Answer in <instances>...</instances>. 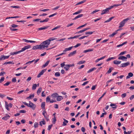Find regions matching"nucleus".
Returning a JSON list of instances; mask_svg holds the SVG:
<instances>
[{
    "label": "nucleus",
    "mask_w": 134,
    "mask_h": 134,
    "mask_svg": "<svg viewBox=\"0 0 134 134\" xmlns=\"http://www.w3.org/2000/svg\"><path fill=\"white\" fill-rule=\"evenodd\" d=\"M99 11L100 10H95L92 12V13H91V14H93L94 13H96L97 12Z\"/></svg>",
    "instance_id": "obj_52"
},
{
    "label": "nucleus",
    "mask_w": 134,
    "mask_h": 134,
    "mask_svg": "<svg viewBox=\"0 0 134 134\" xmlns=\"http://www.w3.org/2000/svg\"><path fill=\"white\" fill-rule=\"evenodd\" d=\"M46 71V69H44L42 70V71L40 72V73L38 74L37 77L38 78L40 77L42 75L44 72Z\"/></svg>",
    "instance_id": "obj_9"
},
{
    "label": "nucleus",
    "mask_w": 134,
    "mask_h": 134,
    "mask_svg": "<svg viewBox=\"0 0 134 134\" xmlns=\"http://www.w3.org/2000/svg\"><path fill=\"white\" fill-rule=\"evenodd\" d=\"M84 32V31H83V30H81L79 31L76 32L75 33V34H79V33H82Z\"/></svg>",
    "instance_id": "obj_59"
},
{
    "label": "nucleus",
    "mask_w": 134,
    "mask_h": 134,
    "mask_svg": "<svg viewBox=\"0 0 134 134\" xmlns=\"http://www.w3.org/2000/svg\"><path fill=\"white\" fill-rule=\"evenodd\" d=\"M49 60H48L43 65H42V68H44L46 66H47L48 65V64L49 63Z\"/></svg>",
    "instance_id": "obj_22"
},
{
    "label": "nucleus",
    "mask_w": 134,
    "mask_h": 134,
    "mask_svg": "<svg viewBox=\"0 0 134 134\" xmlns=\"http://www.w3.org/2000/svg\"><path fill=\"white\" fill-rule=\"evenodd\" d=\"M121 4H115L113 5L112 6H111L110 7V8H111V9H112L113 8L115 7H118L119 6H120L121 5Z\"/></svg>",
    "instance_id": "obj_29"
},
{
    "label": "nucleus",
    "mask_w": 134,
    "mask_h": 134,
    "mask_svg": "<svg viewBox=\"0 0 134 134\" xmlns=\"http://www.w3.org/2000/svg\"><path fill=\"white\" fill-rule=\"evenodd\" d=\"M49 27V26H45L43 27H41L38 28V30H45L46 29H47Z\"/></svg>",
    "instance_id": "obj_17"
},
{
    "label": "nucleus",
    "mask_w": 134,
    "mask_h": 134,
    "mask_svg": "<svg viewBox=\"0 0 134 134\" xmlns=\"http://www.w3.org/2000/svg\"><path fill=\"white\" fill-rule=\"evenodd\" d=\"M55 75L56 76L59 77L60 75V73L59 72H57L55 73Z\"/></svg>",
    "instance_id": "obj_45"
},
{
    "label": "nucleus",
    "mask_w": 134,
    "mask_h": 134,
    "mask_svg": "<svg viewBox=\"0 0 134 134\" xmlns=\"http://www.w3.org/2000/svg\"><path fill=\"white\" fill-rule=\"evenodd\" d=\"M11 8H20V7L18 6H11L10 7Z\"/></svg>",
    "instance_id": "obj_47"
},
{
    "label": "nucleus",
    "mask_w": 134,
    "mask_h": 134,
    "mask_svg": "<svg viewBox=\"0 0 134 134\" xmlns=\"http://www.w3.org/2000/svg\"><path fill=\"white\" fill-rule=\"evenodd\" d=\"M110 9L111 8H110V7L107 8L104 10H103L102 11V13H101V15H103L107 13H108L109 12V10H110Z\"/></svg>",
    "instance_id": "obj_5"
},
{
    "label": "nucleus",
    "mask_w": 134,
    "mask_h": 134,
    "mask_svg": "<svg viewBox=\"0 0 134 134\" xmlns=\"http://www.w3.org/2000/svg\"><path fill=\"white\" fill-rule=\"evenodd\" d=\"M29 104H28L25 102H23V103L24 105H26L27 106L32 108L34 110L36 108V105L33 103H32L30 101H29Z\"/></svg>",
    "instance_id": "obj_3"
},
{
    "label": "nucleus",
    "mask_w": 134,
    "mask_h": 134,
    "mask_svg": "<svg viewBox=\"0 0 134 134\" xmlns=\"http://www.w3.org/2000/svg\"><path fill=\"white\" fill-rule=\"evenodd\" d=\"M32 49L33 50H35L37 49H42L41 47V46L40 44L39 45H37L36 46H34L33 47Z\"/></svg>",
    "instance_id": "obj_10"
},
{
    "label": "nucleus",
    "mask_w": 134,
    "mask_h": 134,
    "mask_svg": "<svg viewBox=\"0 0 134 134\" xmlns=\"http://www.w3.org/2000/svg\"><path fill=\"white\" fill-rule=\"evenodd\" d=\"M11 26L13 28H15L17 27L18 26V25L14 24H13L11 25Z\"/></svg>",
    "instance_id": "obj_57"
},
{
    "label": "nucleus",
    "mask_w": 134,
    "mask_h": 134,
    "mask_svg": "<svg viewBox=\"0 0 134 134\" xmlns=\"http://www.w3.org/2000/svg\"><path fill=\"white\" fill-rule=\"evenodd\" d=\"M42 91V88L41 87H40L37 90V93L38 95Z\"/></svg>",
    "instance_id": "obj_31"
},
{
    "label": "nucleus",
    "mask_w": 134,
    "mask_h": 134,
    "mask_svg": "<svg viewBox=\"0 0 134 134\" xmlns=\"http://www.w3.org/2000/svg\"><path fill=\"white\" fill-rule=\"evenodd\" d=\"M10 82H7L6 83H5V84H4V86H8V85H9L10 84Z\"/></svg>",
    "instance_id": "obj_64"
},
{
    "label": "nucleus",
    "mask_w": 134,
    "mask_h": 134,
    "mask_svg": "<svg viewBox=\"0 0 134 134\" xmlns=\"http://www.w3.org/2000/svg\"><path fill=\"white\" fill-rule=\"evenodd\" d=\"M83 14H80L77 16H76L75 17L74 19H73V20H75L77 19V18L82 17L83 16Z\"/></svg>",
    "instance_id": "obj_18"
},
{
    "label": "nucleus",
    "mask_w": 134,
    "mask_h": 134,
    "mask_svg": "<svg viewBox=\"0 0 134 134\" xmlns=\"http://www.w3.org/2000/svg\"><path fill=\"white\" fill-rule=\"evenodd\" d=\"M85 1H85V0L82 1L81 2H79L78 3H77L76 4V5H78L80 4H81L82 3H84Z\"/></svg>",
    "instance_id": "obj_53"
},
{
    "label": "nucleus",
    "mask_w": 134,
    "mask_h": 134,
    "mask_svg": "<svg viewBox=\"0 0 134 134\" xmlns=\"http://www.w3.org/2000/svg\"><path fill=\"white\" fill-rule=\"evenodd\" d=\"M121 62L119 61H118L117 60H115L113 61L114 63L116 65H118L120 64Z\"/></svg>",
    "instance_id": "obj_21"
},
{
    "label": "nucleus",
    "mask_w": 134,
    "mask_h": 134,
    "mask_svg": "<svg viewBox=\"0 0 134 134\" xmlns=\"http://www.w3.org/2000/svg\"><path fill=\"white\" fill-rule=\"evenodd\" d=\"M94 32V31L93 32L91 31H90L89 32H85V34L86 35H91Z\"/></svg>",
    "instance_id": "obj_32"
},
{
    "label": "nucleus",
    "mask_w": 134,
    "mask_h": 134,
    "mask_svg": "<svg viewBox=\"0 0 134 134\" xmlns=\"http://www.w3.org/2000/svg\"><path fill=\"white\" fill-rule=\"evenodd\" d=\"M38 122H35L34 123V127L35 128H36L38 127Z\"/></svg>",
    "instance_id": "obj_43"
},
{
    "label": "nucleus",
    "mask_w": 134,
    "mask_h": 134,
    "mask_svg": "<svg viewBox=\"0 0 134 134\" xmlns=\"http://www.w3.org/2000/svg\"><path fill=\"white\" fill-rule=\"evenodd\" d=\"M88 36H82L80 38H79V40H81L85 38V37H87Z\"/></svg>",
    "instance_id": "obj_61"
},
{
    "label": "nucleus",
    "mask_w": 134,
    "mask_h": 134,
    "mask_svg": "<svg viewBox=\"0 0 134 134\" xmlns=\"http://www.w3.org/2000/svg\"><path fill=\"white\" fill-rule=\"evenodd\" d=\"M27 43L30 42V43H35L36 42V41H31V40H27Z\"/></svg>",
    "instance_id": "obj_55"
},
{
    "label": "nucleus",
    "mask_w": 134,
    "mask_h": 134,
    "mask_svg": "<svg viewBox=\"0 0 134 134\" xmlns=\"http://www.w3.org/2000/svg\"><path fill=\"white\" fill-rule=\"evenodd\" d=\"M126 93H124L121 95V97L122 98H125L126 97Z\"/></svg>",
    "instance_id": "obj_56"
},
{
    "label": "nucleus",
    "mask_w": 134,
    "mask_h": 134,
    "mask_svg": "<svg viewBox=\"0 0 134 134\" xmlns=\"http://www.w3.org/2000/svg\"><path fill=\"white\" fill-rule=\"evenodd\" d=\"M56 120V118L55 116H54L53 118L52 119V123L53 124H55V121Z\"/></svg>",
    "instance_id": "obj_35"
},
{
    "label": "nucleus",
    "mask_w": 134,
    "mask_h": 134,
    "mask_svg": "<svg viewBox=\"0 0 134 134\" xmlns=\"http://www.w3.org/2000/svg\"><path fill=\"white\" fill-rule=\"evenodd\" d=\"M4 77H2L0 80V83H1L3 82L4 81Z\"/></svg>",
    "instance_id": "obj_62"
},
{
    "label": "nucleus",
    "mask_w": 134,
    "mask_h": 134,
    "mask_svg": "<svg viewBox=\"0 0 134 134\" xmlns=\"http://www.w3.org/2000/svg\"><path fill=\"white\" fill-rule=\"evenodd\" d=\"M51 42V40L48 39L43 42L41 43L40 45L42 49H43L45 47L46 48L48 47V46L49 44Z\"/></svg>",
    "instance_id": "obj_1"
},
{
    "label": "nucleus",
    "mask_w": 134,
    "mask_h": 134,
    "mask_svg": "<svg viewBox=\"0 0 134 134\" xmlns=\"http://www.w3.org/2000/svg\"><path fill=\"white\" fill-rule=\"evenodd\" d=\"M127 43V41H125L121 44H120L119 45H117V47H119L122 46L123 45H125V44H126Z\"/></svg>",
    "instance_id": "obj_26"
},
{
    "label": "nucleus",
    "mask_w": 134,
    "mask_h": 134,
    "mask_svg": "<svg viewBox=\"0 0 134 134\" xmlns=\"http://www.w3.org/2000/svg\"><path fill=\"white\" fill-rule=\"evenodd\" d=\"M12 82H15L16 81V77H14L13 78L12 80Z\"/></svg>",
    "instance_id": "obj_46"
},
{
    "label": "nucleus",
    "mask_w": 134,
    "mask_h": 134,
    "mask_svg": "<svg viewBox=\"0 0 134 134\" xmlns=\"http://www.w3.org/2000/svg\"><path fill=\"white\" fill-rule=\"evenodd\" d=\"M20 17L19 16H13V17H7L5 19V20H6L8 19H11V18H20Z\"/></svg>",
    "instance_id": "obj_30"
},
{
    "label": "nucleus",
    "mask_w": 134,
    "mask_h": 134,
    "mask_svg": "<svg viewBox=\"0 0 134 134\" xmlns=\"http://www.w3.org/2000/svg\"><path fill=\"white\" fill-rule=\"evenodd\" d=\"M129 20V19L128 18L122 21H121L120 23V25L119 26V28H121L123 27L124 25L125 22H127L128 20Z\"/></svg>",
    "instance_id": "obj_4"
},
{
    "label": "nucleus",
    "mask_w": 134,
    "mask_h": 134,
    "mask_svg": "<svg viewBox=\"0 0 134 134\" xmlns=\"http://www.w3.org/2000/svg\"><path fill=\"white\" fill-rule=\"evenodd\" d=\"M5 107L6 109L8 110H9V109L8 108V107H9L10 108L12 107V104L11 103H9V104H8V103L5 102Z\"/></svg>",
    "instance_id": "obj_6"
},
{
    "label": "nucleus",
    "mask_w": 134,
    "mask_h": 134,
    "mask_svg": "<svg viewBox=\"0 0 134 134\" xmlns=\"http://www.w3.org/2000/svg\"><path fill=\"white\" fill-rule=\"evenodd\" d=\"M114 69V68L112 67H110L109 69L108 70L106 73V74H108L110 73L112 71V70H113Z\"/></svg>",
    "instance_id": "obj_19"
},
{
    "label": "nucleus",
    "mask_w": 134,
    "mask_h": 134,
    "mask_svg": "<svg viewBox=\"0 0 134 134\" xmlns=\"http://www.w3.org/2000/svg\"><path fill=\"white\" fill-rule=\"evenodd\" d=\"M63 120H64V121L63 122V124L62 125L63 126H66L67 125L66 123H68V121L64 118H63Z\"/></svg>",
    "instance_id": "obj_15"
},
{
    "label": "nucleus",
    "mask_w": 134,
    "mask_h": 134,
    "mask_svg": "<svg viewBox=\"0 0 134 134\" xmlns=\"http://www.w3.org/2000/svg\"><path fill=\"white\" fill-rule=\"evenodd\" d=\"M76 53V51H74L70 53L68 55V56L69 57H70L73 55L74 54H75Z\"/></svg>",
    "instance_id": "obj_14"
},
{
    "label": "nucleus",
    "mask_w": 134,
    "mask_h": 134,
    "mask_svg": "<svg viewBox=\"0 0 134 134\" xmlns=\"http://www.w3.org/2000/svg\"><path fill=\"white\" fill-rule=\"evenodd\" d=\"M31 47V46L30 45H28L26 46H25L24 47L22 48L19 51L16 52H14L10 53L11 55H14L15 54H17L20 53L24 51L26 49H28L29 48H30Z\"/></svg>",
    "instance_id": "obj_2"
},
{
    "label": "nucleus",
    "mask_w": 134,
    "mask_h": 134,
    "mask_svg": "<svg viewBox=\"0 0 134 134\" xmlns=\"http://www.w3.org/2000/svg\"><path fill=\"white\" fill-rule=\"evenodd\" d=\"M37 86V85L36 84H34L33 85L32 87V89L33 90H35Z\"/></svg>",
    "instance_id": "obj_37"
},
{
    "label": "nucleus",
    "mask_w": 134,
    "mask_h": 134,
    "mask_svg": "<svg viewBox=\"0 0 134 134\" xmlns=\"http://www.w3.org/2000/svg\"><path fill=\"white\" fill-rule=\"evenodd\" d=\"M86 25H87V24H85L83 25H82L78 27H77V29H80L82 27H84V26H86Z\"/></svg>",
    "instance_id": "obj_44"
},
{
    "label": "nucleus",
    "mask_w": 134,
    "mask_h": 134,
    "mask_svg": "<svg viewBox=\"0 0 134 134\" xmlns=\"http://www.w3.org/2000/svg\"><path fill=\"white\" fill-rule=\"evenodd\" d=\"M130 64V63L129 62H127L125 63H123L121 64L120 66L121 68H124Z\"/></svg>",
    "instance_id": "obj_7"
},
{
    "label": "nucleus",
    "mask_w": 134,
    "mask_h": 134,
    "mask_svg": "<svg viewBox=\"0 0 134 134\" xmlns=\"http://www.w3.org/2000/svg\"><path fill=\"white\" fill-rule=\"evenodd\" d=\"M60 27H61L60 26V25L58 26L55 27L54 28L52 29V30L54 31V30H56L60 28Z\"/></svg>",
    "instance_id": "obj_38"
},
{
    "label": "nucleus",
    "mask_w": 134,
    "mask_h": 134,
    "mask_svg": "<svg viewBox=\"0 0 134 134\" xmlns=\"http://www.w3.org/2000/svg\"><path fill=\"white\" fill-rule=\"evenodd\" d=\"M93 49H88L87 50H85L83 52V53H86L88 52H91L93 51Z\"/></svg>",
    "instance_id": "obj_27"
},
{
    "label": "nucleus",
    "mask_w": 134,
    "mask_h": 134,
    "mask_svg": "<svg viewBox=\"0 0 134 134\" xmlns=\"http://www.w3.org/2000/svg\"><path fill=\"white\" fill-rule=\"evenodd\" d=\"M19 112L21 113H25L26 112V111L24 110H20Z\"/></svg>",
    "instance_id": "obj_63"
},
{
    "label": "nucleus",
    "mask_w": 134,
    "mask_h": 134,
    "mask_svg": "<svg viewBox=\"0 0 134 134\" xmlns=\"http://www.w3.org/2000/svg\"><path fill=\"white\" fill-rule=\"evenodd\" d=\"M10 55L5 56L4 55H2L0 57V61L8 59Z\"/></svg>",
    "instance_id": "obj_8"
},
{
    "label": "nucleus",
    "mask_w": 134,
    "mask_h": 134,
    "mask_svg": "<svg viewBox=\"0 0 134 134\" xmlns=\"http://www.w3.org/2000/svg\"><path fill=\"white\" fill-rule=\"evenodd\" d=\"M64 68L66 71H68L69 70V67L68 66V64H66L65 65Z\"/></svg>",
    "instance_id": "obj_36"
},
{
    "label": "nucleus",
    "mask_w": 134,
    "mask_h": 134,
    "mask_svg": "<svg viewBox=\"0 0 134 134\" xmlns=\"http://www.w3.org/2000/svg\"><path fill=\"white\" fill-rule=\"evenodd\" d=\"M127 59V57H126L124 56H120L118 58V59L119 60H122L125 61H126Z\"/></svg>",
    "instance_id": "obj_11"
},
{
    "label": "nucleus",
    "mask_w": 134,
    "mask_h": 134,
    "mask_svg": "<svg viewBox=\"0 0 134 134\" xmlns=\"http://www.w3.org/2000/svg\"><path fill=\"white\" fill-rule=\"evenodd\" d=\"M73 47V46H71L69 47L68 48H65L64 50L63 51V52H66L67 51H69Z\"/></svg>",
    "instance_id": "obj_23"
},
{
    "label": "nucleus",
    "mask_w": 134,
    "mask_h": 134,
    "mask_svg": "<svg viewBox=\"0 0 134 134\" xmlns=\"http://www.w3.org/2000/svg\"><path fill=\"white\" fill-rule=\"evenodd\" d=\"M14 63H13L12 62H5L3 64H14Z\"/></svg>",
    "instance_id": "obj_40"
},
{
    "label": "nucleus",
    "mask_w": 134,
    "mask_h": 134,
    "mask_svg": "<svg viewBox=\"0 0 134 134\" xmlns=\"http://www.w3.org/2000/svg\"><path fill=\"white\" fill-rule=\"evenodd\" d=\"M57 13H55L53 14H52L51 15H50L49 16V17L50 18L52 17H53L54 16L57 15Z\"/></svg>",
    "instance_id": "obj_49"
},
{
    "label": "nucleus",
    "mask_w": 134,
    "mask_h": 134,
    "mask_svg": "<svg viewBox=\"0 0 134 134\" xmlns=\"http://www.w3.org/2000/svg\"><path fill=\"white\" fill-rule=\"evenodd\" d=\"M51 100L49 96H48L46 98V102H49Z\"/></svg>",
    "instance_id": "obj_42"
},
{
    "label": "nucleus",
    "mask_w": 134,
    "mask_h": 134,
    "mask_svg": "<svg viewBox=\"0 0 134 134\" xmlns=\"http://www.w3.org/2000/svg\"><path fill=\"white\" fill-rule=\"evenodd\" d=\"M85 60H81L79 61L77 63V64H84L85 62Z\"/></svg>",
    "instance_id": "obj_33"
},
{
    "label": "nucleus",
    "mask_w": 134,
    "mask_h": 134,
    "mask_svg": "<svg viewBox=\"0 0 134 134\" xmlns=\"http://www.w3.org/2000/svg\"><path fill=\"white\" fill-rule=\"evenodd\" d=\"M10 117V116L6 114V116L3 117L2 118V119L5 120H6L7 119H8Z\"/></svg>",
    "instance_id": "obj_12"
},
{
    "label": "nucleus",
    "mask_w": 134,
    "mask_h": 134,
    "mask_svg": "<svg viewBox=\"0 0 134 134\" xmlns=\"http://www.w3.org/2000/svg\"><path fill=\"white\" fill-rule=\"evenodd\" d=\"M132 132V131H128L127 132H126V131H124V134H130L131 132Z\"/></svg>",
    "instance_id": "obj_51"
},
{
    "label": "nucleus",
    "mask_w": 134,
    "mask_h": 134,
    "mask_svg": "<svg viewBox=\"0 0 134 134\" xmlns=\"http://www.w3.org/2000/svg\"><path fill=\"white\" fill-rule=\"evenodd\" d=\"M133 75V74L132 72L129 73L128 74V75L126 77V79H127L130 78V77H132Z\"/></svg>",
    "instance_id": "obj_16"
},
{
    "label": "nucleus",
    "mask_w": 134,
    "mask_h": 134,
    "mask_svg": "<svg viewBox=\"0 0 134 134\" xmlns=\"http://www.w3.org/2000/svg\"><path fill=\"white\" fill-rule=\"evenodd\" d=\"M126 52V51H124L121 52L119 54V55H121L124 54Z\"/></svg>",
    "instance_id": "obj_54"
},
{
    "label": "nucleus",
    "mask_w": 134,
    "mask_h": 134,
    "mask_svg": "<svg viewBox=\"0 0 134 134\" xmlns=\"http://www.w3.org/2000/svg\"><path fill=\"white\" fill-rule=\"evenodd\" d=\"M60 7V6L59 5L57 6L56 7H55V8H53V10H56L58 9V8H59Z\"/></svg>",
    "instance_id": "obj_60"
},
{
    "label": "nucleus",
    "mask_w": 134,
    "mask_h": 134,
    "mask_svg": "<svg viewBox=\"0 0 134 134\" xmlns=\"http://www.w3.org/2000/svg\"><path fill=\"white\" fill-rule=\"evenodd\" d=\"M96 68H93L91 69H90V70H89L87 71V73H90L91 72H92L94 70H95L96 69Z\"/></svg>",
    "instance_id": "obj_28"
},
{
    "label": "nucleus",
    "mask_w": 134,
    "mask_h": 134,
    "mask_svg": "<svg viewBox=\"0 0 134 134\" xmlns=\"http://www.w3.org/2000/svg\"><path fill=\"white\" fill-rule=\"evenodd\" d=\"M113 80V79H111L109 80L107 82H106L107 85H106L105 87L108 86V83H109V82L112 81Z\"/></svg>",
    "instance_id": "obj_50"
},
{
    "label": "nucleus",
    "mask_w": 134,
    "mask_h": 134,
    "mask_svg": "<svg viewBox=\"0 0 134 134\" xmlns=\"http://www.w3.org/2000/svg\"><path fill=\"white\" fill-rule=\"evenodd\" d=\"M115 59V58L114 57H110L108 58L106 60V61L108 62L111 59Z\"/></svg>",
    "instance_id": "obj_39"
},
{
    "label": "nucleus",
    "mask_w": 134,
    "mask_h": 134,
    "mask_svg": "<svg viewBox=\"0 0 134 134\" xmlns=\"http://www.w3.org/2000/svg\"><path fill=\"white\" fill-rule=\"evenodd\" d=\"M45 102H42L41 104V107L42 109H45Z\"/></svg>",
    "instance_id": "obj_25"
},
{
    "label": "nucleus",
    "mask_w": 134,
    "mask_h": 134,
    "mask_svg": "<svg viewBox=\"0 0 134 134\" xmlns=\"http://www.w3.org/2000/svg\"><path fill=\"white\" fill-rule=\"evenodd\" d=\"M119 30V29H118L116 30L114 32L113 34L109 35V36L110 37H113L116 34L118 33V31Z\"/></svg>",
    "instance_id": "obj_13"
},
{
    "label": "nucleus",
    "mask_w": 134,
    "mask_h": 134,
    "mask_svg": "<svg viewBox=\"0 0 134 134\" xmlns=\"http://www.w3.org/2000/svg\"><path fill=\"white\" fill-rule=\"evenodd\" d=\"M58 95V94L57 93H54L52 94L51 96L52 98H54L57 97Z\"/></svg>",
    "instance_id": "obj_24"
},
{
    "label": "nucleus",
    "mask_w": 134,
    "mask_h": 134,
    "mask_svg": "<svg viewBox=\"0 0 134 134\" xmlns=\"http://www.w3.org/2000/svg\"><path fill=\"white\" fill-rule=\"evenodd\" d=\"M107 114V113L106 112H105L104 113H103L100 116V118H102L104 117V115H105Z\"/></svg>",
    "instance_id": "obj_58"
},
{
    "label": "nucleus",
    "mask_w": 134,
    "mask_h": 134,
    "mask_svg": "<svg viewBox=\"0 0 134 134\" xmlns=\"http://www.w3.org/2000/svg\"><path fill=\"white\" fill-rule=\"evenodd\" d=\"M35 60V59L32 60L31 61H29L28 62H27L25 64H29V65L31 63L33 62Z\"/></svg>",
    "instance_id": "obj_41"
},
{
    "label": "nucleus",
    "mask_w": 134,
    "mask_h": 134,
    "mask_svg": "<svg viewBox=\"0 0 134 134\" xmlns=\"http://www.w3.org/2000/svg\"><path fill=\"white\" fill-rule=\"evenodd\" d=\"M53 125L51 124L48 126V130H49L51 129V127H52Z\"/></svg>",
    "instance_id": "obj_48"
},
{
    "label": "nucleus",
    "mask_w": 134,
    "mask_h": 134,
    "mask_svg": "<svg viewBox=\"0 0 134 134\" xmlns=\"http://www.w3.org/2000/svg\"><path fill=\"white\" fill-rule=\"evenodd\" d=\"M63 99V97L62 96H58L57 97V100L58 101H60L62 99Z\"/></svg>",
    "instance_id": "obj_20"
},
{
    "label": "nucleus",
    "mask_w": 134,
    "mask_h": 134,
    "mask_svg": "<svg viewBox=\"0 0 134 134\" xmlns=\"http://www.w3.org/2000/svg\"><path fill=\"white\" fill-rule=\"evenodd\" d=\"M34 94H31L28 97H27L26 98L27 99H31V98H34Z\"/></svg>",
    "instance_id": "obj_34"
}]
</instances>
